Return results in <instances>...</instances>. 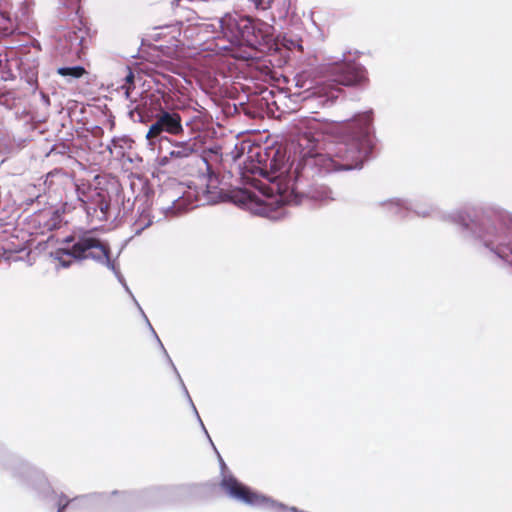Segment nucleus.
<instances>
[{
    "mask_svg": "<svg viewBox=\"0 0 512 512\" xmlns=\"http://www.w3.org/2000/svg\"><path fill=\"white\" fill-rule=\"evenodd\" d=\"M319 125L314 118L294 122L297 132L295 153L299 154V159L296 163L293 160L288 170L279 171L294 174L292 192H297V183H302L300 173L309 177L316 168L319 173L361 169L372 154L375 146L372 110L356 114L351 120L344 122L339 140L326 154L317 150Z\"/></svg>",
    "mask_w": 512,
    "mask_h": 512,
    "instance_id": "obj_1",
    "label": "nucleus"
},
{
    "mask_svg": "<svg viewBox=\"0 0 512 512\" xmlns=\"http://www.w3.org/2000/svg\"><path fill=\"white\" fill-rule=\"evenodd\" d=\"M409 212L419 217L439 216L459 226L464 238L474 241L502 260L512 257V217L504 212L484 211L471 217L466 210L440 213L435 204L427 200L412 201Z\"/></svg>",
    "mask_w": 512,
    "mask_h": 512,
    "instance_id": "obj_2",
    "label": "nucleus"
},
{
    "mask_svg": "<svg viewBox=\"0 0 512 512\" xmlns=\"http://www.w3.org/2000/svg\"><path fill=\"white\" fill-rule=\"evenodd\" d=\"M319 172L318 169H314L313 175L305 177L300 173L301 184H297L298 191L292 192L294 174L284 172H268L266 170H260V173L269 182L270 186L268 190L271 194H276L275 197L267 196L265 200L259 204L256 212L264 217L272 220H278L284 215L282 206L285 204H302L306 200H311L316 203L325 204L334 200L333 191L324 184H313L308 185V181Z\"/></svg>",
    "mask_w": 512,
    "mask_h": 512,
    "instance_id": "obj_3",
    "label": "nucleus"
},
{
    "mask_svg": "<svg viewBox=\"0 0 512 512\" xmlns=\"http://www.w3.org/2000/svg\"><path fill=\"white\" fill-rule=\"evenodd\" d=\"M64 243H72V245L67 248L58 249L53 254L54 258L59 261L63 268H68L71 265V257L76 260L91 259L111 270L119 282L123 284L126 291L131 294L115 260L110 258V247L106 242L90 234H83L78 237L68 236L64 239Z\"/></svg>",
    "mask_w": 512,
    "mask_h": 512,
    "instance_id": "obj_4",
    "label": "nucleus"
},
{
    "mask_svg": "<svg viewBox=\"0 0 512 512\" xmlns=\"http://www.w3.org/2000/svg\"><path fill=\"white\" fill-rule=\"evenodd\" d=\"M163 197L171 201V205L162 207L167 216H175L186 210L199 206L215 204L221 198L220 190L215 186L202 185L201 187H188L180 196L164 194Z\"/></svg>",
    "mask_w": 512,
    "mask_h": 512,
    "instance_id": "obj_5",
    "label": "nucleus"
},
{
    "mask_svg": "<svg viewBox=\"0 0 512 512\" xmlns=\"http://www.w3.org/2000/svg\"><path fill=\"white\" fill-rule=\"evenodd\" d=\"M77 198L85 210L87 218L93 222H103L108 219L109 201L107 193L96 188H77Z\"/></svg>",
    "mask_w": 512,
    "mask_h": 512,
    "instance_id": "obj_6",
    "label": "nucleus"
},
{
    "mask_svg": "<svg viewBox=\"0 0 512 512\" xmlns=\"http://www.w3.org/2000/svg\"><path fill=\"white\" fill-rule=\"evenodd\" d=\"M172 27L178 33L177 36L173 35V38H175L177 43L182 45L185 44V39H195L197 44H201L202 42L208 40L210 37L218 39L221 38L217 19H215L213 23L195 22L186 26L182 21H179Z\"/></svg>",
    "mask_w": 512,
    "mask_h": 512,
    "instance_id": "obj_7",
    "label": "nucleus"
},
{
    "mask_svg": "<svg viewBox=\"0 0 512 512\" xmlns=\"http://www.w3.org/2000/svg\"><path fill=\"white\" fill-rule=\"evenodd\" d=\"M272 34L273 27L271 25L244 16L237 46L246 45L257 48L263 44H268L272 40Z\"/></svg>",
    "mask_w": 512,
    "mask_h": 512,
    "instance_id": "obj_8",
    "label": "nucleus"
},
{
    "mask_svg": "<svg viewBox=\"0 0 512 512\" xmlns=\"http://www.w3.org/2000/svg\"><path fill=\"white\" fill-rule=\"evenodd\" d=\"M329 72L333 82L344 86L361 84L367 80L366 69L355 62L335 63L330 66Z\"/></svg>",
    "mask_w": 512,
    "mask_h": 512,
    "instance_id": "obj_9",
    "label": "nucleus"
},
{
    "mask_svg": "<svg viewBox=\"0 0 512 512\" xmlns=\"http://www.w3.org/2000/svg\"><path fill=\"white\" fill-rule=\"evenodd\" d=\"M162 132H167L172 135L182 133L183 126L181 116L176 112L162 110L158 114L157 120L150 126L146 138L150 144H152L153 139L157 138Z\"/></svg>",
    "mask_w": 512,
    "mask_h": 512,
    "instance_id": "obj_10",
    "label": "nucleus"
},
{
    "mask_svg": "<svg viewBox=\"0 0 512 512\" xmlns=\"http://www.w3.org/2000/svg\"><path fill=\"white\" fill-rule=\"evenodd\" d=\"M243 18L244 16L238 13H226L217 19L221 38L226 39L232 46L239 44Z\"/></svg>",
    "mask_w": 512,
    "mask_h": 512,
    "instance_id": "obj_11",
    "label": "nucleus"
},
{
    "mask_svg": "<svg viewBox=\"0 0 512 512\" xmlns=\"http://www.w3.org/2000/svg\"><path fill=\"white\" fill-rule=\"evenodd\" d=\"M196 146L197 143L193 137L185 141H173L171 142V149L168 155L161 158V163L166 164L169 158L177 160L189 158L196 152Z\"/></svg>",
    "mask_w": 512,
    "mask_h": 512,
    "instance_id": "obj_12",
    "label": "nucleus"
},
{
    "mask_svg": "<svg viewBox=\"0 0 512 512\" xmlns=\"http://www.w3.org/2000/svg\"><path fill=\"white\" fill-rule=\"evenodd\" d=\"M133 300H134V302L136 303V305H137V307L139 308V310L141 311V313H142V315H143V317H144L145 321L147 322V324H148V326H149L150 330L152 331V333H153V335L155 336V338H156V340H157L158 344L160 345V347H161V349H162V351H163V353H164V355H165V357H166V359H167V361H168L169 365L171 366V368L173 369V371H174V373H175V375H176L177 379L179 380V383H180V385H181V387H182V390H183V392H184V394H185V396H186L187 400L189 401V403H190V405H191V407H192V409H193V411H194L195 415L197 416V419H198L199 423H200V424H202V420H201V418H200V416H199V414H198V411H197V409H196V407H195V405H194V403H193V401H192V399H191V397H190V395H189V392H188V390H187V388H186V386H185V384H184V382H183V380H182V378H181V376H180V374H179V372H178V370H177L176 366L174 365V363H173L172 359L170 358L169 354L167 353L166 349L164 348V346H163V344H162L161 340L159 339V337H158V335L156 334L155 330H154V329H153V327L151 326V324H150V322H149V320H148L147 316L145 315V313H144V312H143V310L141 309L140 305H139V304H138V302L135 300V298H133Z\"/></svg>",
    "mask_w": 512,
    "mask_h": 512,
    "instance_id": "obj_13",
    "label": "nucleus"
},
{
    "mask_svg": "<svg viewBox=\"0 0 512 512\" xmlns=\"http://www.w3.org/2000/svg\"><path fill=\"white\" fill-rule=\"evenodd\" d=\"M86 496H95L92 499H90L86 504L82 502H74V507L72 509L75 510H83V509H92L97 508L103 505H106L108 502H110L112 496H119L121 500L127 501L131 498V495L126 493L119 494L117 491L112 492L110 495L106 493H91L87 494Z\"/></svg>",
    "mask_w": 512,
    "mask_h": 512,
    "instance_id": "obj_14",
    "label": "nucleus"
},
{
    "mask_svg": "<svg viewBox=\"0 0 512 512\" xmlns=\"http://www.w3.org/2000/svg\"><path fill=\"white\" fill-rule=\"evenodd\" d=\"M377 205L384 208V210L391 214L405 217L408 214L410 207L412 206V200L391 198L378 202Z\"/></svg>",
    "mask_w": 512,
    "mask_h": 512,
    "instance_id": "obj_15",
    "label": "nucleus"
},
{
    "mask_svg": "<svg viewBox=\"0 0 512 512\" xmlns=\"http://www.w3.org/2000/svg\"><path fill=\"white\" fill-rule=\"evenodd\" d=\"M94 496H78L73 499H69L64 493L58 496L57 506L58 512H64L67 508H73L74 502H82L86 504Z\"/></svg>",
    "mask_w": 512,
    "mask_h": 512,
    "instance_id": "obj_16",
    "label": "nucleus"
},
{
    "mask_svg": "<svg viewBox=\"0 0 512 512\" xmlns=\"http://www.w3.org/2000/svg\"><path fill=\"white\" fill-rule=\"evenodd\" d=\"M129 142L130 140L127 137L113 138L111 141V145H108V149L111 154L113 153L114 149L118 156H123L126 147L129 145Z\"/></svg>",
    "mask_w": 512,
    "mask_h": 512,
    "instance_id": "obj_17",
    "label": "nucleus"
},
{
    "mask_svg": "<svg viewBox=\"0 0 512 512\" xmlns=\"http://www.w3.org/2000/svg\"><path fill=\"white\" fill-rule=\"evenodd\" d=\"M126 75H125V82L124 84L121 85V91L123 92L124 96L126 99H130L131 98V92L132 90L134 89V73L133 71L129 68V67H126Z\"/></svg>",
    "mask_w": 512,
    "mask_h": 512,
    "instance_id": "obj_18",
    "label": "nucleus"
},
{
    "mask_svg": "<svg viewBox=\"0 0 512 512\" xmlns=\"http://www.w3.org/2000/svg\"><path fill=\"white\" fill-rule=\"evenodd\" d=\"M57 72L61 76L77 79L83 76L85 69L82 66L60 67Z\"/></svg>",
    "mask_w": 512,
    "mask_h": 512,
    "instance_id": "obj_19",
    "label": "nucleus"
},
{
    "mask_svg": "<svg viewBox=\"0 0 512 512\" xmlns=\"http://www.w3.org/2000/svg\"><path fill=\"white\" fill-rule=\"evenodd\" d=\"M44 216H49V222L46 225L49 230L57 229L60 227L62 217L58 210H51V212L45 213Z\"/></svg>",
    "mask_w": 512,
    "mask_h": 512,
    "instance_id": "obj_20",
    "label": "nucleus"
},
{
    "mask_svg": "<svg viewBox=\"0 0 512 512\" xmlns=\"http://www.w3.org/2000/svg\"><path fill=\"white\" fill-rule=\"evenodd\" d=\"M337 93L338 90L336 89L327 91L325 87H317L316 90L311 93V95L320 94V96H325L326 100H333L337 98Z\"/></svg>",
    "mask_w": 512,
    "mask_h": 512,
    "instance_id": "obj_21",
    "label": "nucleus"
},
{
    "mask_svg": "<svg viewBox=\"0 0 512 512\" xmlns=\"http://www.w3.org/2000/svg\"><path fill=\"white\" fill-rule=\"evenodd\" d=\"M258 10H267L274 0H247Z\"/></svg>",
    "mask_w": 512,
    "mask_h": 512,
    "instance_id": "obj_22",
    "label": "nucleus"
},
{
    "mask_svg": "<svg viewBox=\"0 0 512 512\" xmlns=\"http://www.w3.org/2000/svg\"><path fill=\"white\" fill-rule=\"evenodd\" d=\"M80 0H61V2L65 5L71 8L72 11L77 12L78 10V3Z\"/></svg>",
    "mask_w": 512,
    "mask_h": 512,
    "instance_id": "obj_23",
    "label": "nucleus"
},
{
    "mask_svg": "<svg viewBox=\"0 0 512 512\" xmlns=\"http://www.w3.org/2000/svg\"><path fill=\"white\" fill-rule=\"evenodd\" d=\"M168 490H169V489H167V488H157V489H153V490L149 491V492H148V494H149L150 496H155V497H157V496H162V495H164Z\"/></svg>",
    "mask_w": 512,
    "mask_h": 512,
    "instance_id": "obj_24",
    "label": "nucleus"
},
{
    "mask_svg": "<svg viewBox=\"0 0 512 512\" xmlns=\"http://www.w3.org/2000/svg\"><path fill=\"white\" fill-rule=\"evenodd\" d=\"M288 49L302 50V46H301V44L298 43V41L291 40L290 45L288 46Z\"/></svg>",
    "mask_w": 512,
    "mask_h": 512,
    "instance_id": "obj_25",
    "label": "nucleus"
},
{
    "mask_svg": "<svg viewBox=\"0 0 512 512\" xmlns=\"http://www.w3.org/2000/svg\"><path fill=\"white\" fill-rule=\"evenodd\" d=\"M201 427H202V429L204 430V432H205V434L207 435V437H208V438H210V437H209V435H208V432H207V430H206V428H205V426H204V424H203V423L201 424ZM209 440H211V439H209ZM210 442H211V445H214V442H212V441H210Z\"/></svg>",
    "mask_w": 512,
    "mask_h": 512,
    "instance_id": "obj_26",
    "label": "nucleus"
},
{
    "mask_svg": "<svg viewBox=\"0 0 512 512\" xmlns=\"http://www.w3.org/2000/svg\"><path fill=\"white\" fill-rule=\"evenodd\" d=\"M219 459H220V464H221V467H222V470L225 468V463L224 461L222 460V458L219 456Z\"/></svg>",
    "mask_w": 512,
    "mask_h": 512,
    "instance_id": "obj_27",
    "label": "nucleus"
},
{
    "mask_svg": "<svg viewBox=\"0 0 512 512\" xmlns=\"http://www.w3.org/2000/svg\"><path fill=\"white\" fill-rule=\"evenodd\" d=\"M143 229H144V227H141V228L137 229L135 233L139 234Z\"/></svg>",
    "mask_w": 512,
    "mask_h": 512,
    "instance_id": "obj_28",
    "label": "nucleus"
},
{
    "mask_svg": "<svg viewBox=\"0 0 512 512\" xmlns=\"http://www.w3.org/2000/svg\"><path fill=\"white\" fill-rule=\"evenodd\" d=\"M77 39H79L78 45H80L82 43L83 36L77 37Z\"/></svg>",
    "mask_w": 512,
    "mask_h": 512,
    "instance_id": "obj_29",
    "label": "nucleus"
},
{
    "mask_svg": "<svg viewBox=\"0 0 512 512\" xmlns=\"http://www.w3.org/2000/svg\"><path fill=\"white\" fill-rule=\"evenodd\" d=\"M228 46L227 45H222V46H219V49H227Z\"/></svg>",
    "mask_w": 512,
    "mask_h": 512,
    "instance_id": "obj_30",
    "label": "nucleus"
}]
</instances>
